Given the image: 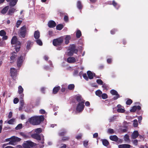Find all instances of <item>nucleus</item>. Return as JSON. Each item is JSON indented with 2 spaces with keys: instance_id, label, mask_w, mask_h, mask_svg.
I'll return each instance as SVG.
<instances>
[{
  "instance_id": "nucleus-1",
  "label": "nucleus",
  "mask_w": 148,
  "mask_h": 148,
  "mask_svg": "<svg viewBox=\"0 0 148 148\" xmlns=\"http://www.w3.org/2000/svg\"><path fill=\"white\" fill-rule=\"evenodd\" d=\"M44 116H35L31 118L29 120L30 123L34 125H37L40 123L44 120Z\"/></svg>"
},
{
  "instance_id": "nucleus-2",
  "label": "nucleus",
  "mask_w": 148,
  "mask_h": 148,
  "mask_svg": "<svg viewBox=\"0 0 148 148\" xmlns=\"http://www.w3.org/2000/svg\"><path fill=\"white\" fill-rule=\"evenodd\" d=\"M32 137L35 139H36L38 141H41L40 143L42 144H43L44 143V137L41 134L40 135L37 133H34L32 134Z\"/></svg>"
},
{
  "instance_id": "nucleus-3",
  "label": "nucleus",
  "mask_w": 148,
  "mask_h": 148,
  "mask_svg": "<svg viewBox=\"0 0 148 148\" xmlns=\"http://www.w3.org/2000/svg\"><path fill=\"white\" fill-rule=\"evenodd\" d=\"M36 144L33 142L29 141H27L23 143V148H30V147H32L34 146H35Z\"/></svg>"
},
{
  "instance_id": "nucleus-4",
  "label": "nucleus",
  "mask_w": 148,
  "mask_h": 148,
  "mask_svg": "<svg viewBox=\"0 0 148 148\" xmlns=\"http://www.w3.org/2000/svg\"><path fill=\"white\" fill-rule=\"evenodd\" d=\"M27 32V28L26 26H24L20 29V31L19 34V36L23 38L25 37Z\"/></svg>"
},
{
  "instance_id": "nucleus-5",
  "label": "nucleus",
  "mask_w": 148,
  "mask_h": 148,
  "mask_svg": "<svg viewBox=\"0 0 148 148\" xmlns=\"http://www.w3.org/2000/svg\"><path fill=\"white\" fill-rule=\"evenodd\" d=\"M63 41V38L62 37H60L53 40V43L54 46H56L60 45L62 43Z\"/></svg>"
},
{
  "instance_id": "nucleus-6",
  "label": "nucleus",
  "mask_w": 148,
  "mask_h": 148,
  "mask_svg": "<svg viewBox=\"0 0 148 148\" xmlns=\"http://www.w3.org/2000/svg\"><path fill=\"white\" fill-rule=\"evenodd\" d=\"M85 101L84 100L79 102L77 105L76 108V110L79 112H82L84 109V103Z\"/></svg>"
},
{
  "instance_id": "nucleus-7",
  "label": "nucleus",
  "mask_w": 148,
  "mask_h": 148,
  "mask_svg": "<svg viewBox=\"0 0 148 148\" xmlns=\"http://www.w3.org/2000/svg\"><path fill=\"white\" fill-rule=\"evenodd\" d=\"M110 92L112 95H115L113 98L114 100H116L119 98V95L116 90H110Z\"/></svg>"
},
{
  "instance_id": "nucleus-8",
  "label": "nucleus",
  "mask_w": 148,
  "mask_h": 148,
  "mask_svg": "<svg viewBox=\"0 0 148 148\" xmlns=\"http://www.w3.org/2000/svg\"><path fill=\"white\" fill-rule=\"evenodd\" d=\"M12 141L9 143V144L12 145L13 142H19L21 140V139L14 136L11 137Z\"/></svg>"
},
{
  "instance_id": "nucleus-9",
  "label": "nucleus",
  "mask_w": 148,
  "mask_h": 148,
  "mask_svg": "<svg viewBox=\"0 0 148 148\" xmlns=\"http://www.w3.org/2000/svg\"><path fill=\"white\" fill-rule=\"evenodd\" d=\"M16 57L17 55L15 52H14L11 53L10 57V63H13L15 61V58Z\"/></svg>"
},
{
  "instance_id": "nucleus-10",
  "label": "nucleus",
  "mask_w": 148,
  "mask_h": 148,
  "mask_svg": "<svg viewBox=\"0 0 148 148\" xmlns=\"http://www.w3.org/2000/svg\"><path fill=\"white\" fill-rule=\"evenodd\" d=\"M11 43L13 45L18 44L20 45L21 44L20 42L17 41V38L16 36H14L13 37L11 40Z\"/></svg>"
},
{
  "instance_id": "nucleus-11",
  "label": "nucleus",
  "mask_w": 148,
  "mask_h": 148,
  "mask_svg": "<svg viewBox=\"0 0 148 148\" xmlns=\"http://www.w3.org/2000/svg\"><path fill=\"white\" fill-rule=\"evenodd\" d=\"M23 57L20 56L17 60V65L18 67H20L23 61Z\"/></svg>"
},
{
  "instance_id": "nucleus-12",
  "label": "nucleus",
  "mask_w": 148,
  "mask_h": 148,
  "mask_svg": "<svg viewBox=\"0 0 148 148\" xmlns=\"http://www.w3.org/2000/svg\"><path fill=\"white\" fill-rule=\"evenodd\" d=\"M139 136V134L137 131H134L132 135V138L134 139L137 138Z\"/></svg>"
},
{
  "instance_id": "nucleus-13",
  "label": "nucleus",
  "mask_w": 148,
  "mask_h": 148,
  "mask_svg": "<svg viewBox=\"0 0 148 148\" xmlns=\"http://www.w3.org/2000/svg\"><path fill=\"white\" fill-rule=\"evenodd\" d=\"M55 22L53 21H51L48 23V26L50 28L54 27L56 26Z\"/></svg>"
},
{
  "instance_id": "nucleus-14",
  "label": "nucleus",
  "mask_w": 148,
  "mask_h": 148,
  "mask_svg": "<svg viewBox=\"0 0 148 148\" xmlns=\"http://www.w3.org/2000/svg\"><path fill=\"white\" fill-rule=\"evenodd\" d=\"M16 70L14 68H12L10 69V73L12 77H14L16 75Z\"/></svg>"
},
{
  "instance_id": "nucleus-15",
  "label": "nucleus",
  "mask_w": 148,
  "mask_h": 148,
  "mask_svg": "<svg viewBox=\"0 0 148 148\" xmlns=\"http://www.w3.org/2000/svg\"><path fill=\"white\" fill-rule=\"evenodd\" d=\"M131 146L128 144H122L119 145L118 146L119 148H130Z\"/></svg>"
},
{
  "instance_id": "nucleus-16",
  "label": "nucleus",
  "mask_w": 148,
  "mask_h": 148,
  "mask_svg": "<svg viewBox=\"0 0 148 148\" xmlns=\"http://www.w3.org/2000/svg\"><path fill=\"white\" fill-rule=\"evenodd\" d=\"M75 47L74 45H72L70 47V50L72 51V52L76 53L77 52V50L75 49Z\"/></svg>"
},
{
  "instance_id": "nucleus-17",
  "label": "nucleus",
  "mask_w": 148,
  "mask_h": 148,
  "mask_svg": "<svg viewBox=\"0 0 148 148\" xmlns=\"http://www.w3.org/2000/svg\"><path fill=\"white\" fill-rule=\"evenodd\" d=\"M67 60L69 63H73L75 62V59L73 57H70L68 58Z\"/></svg>"
},
{
  "instance_id": "nucleus-18",
  "label": "nucleus",
  "mask_w": 148,
  "mask_h": 148,
  "mask_svg": "<svg viewBox=\"0 0 148 148\" xmlns=\"http://www.w3.org/2000/svg\"><path fill=\"white\" fill-rule=\"evenodd\" d=\"M34 36L35 39H38L40 36L39 32L38 30L35 31L34 32Z\"/></svg>"
},
{
  "instance_id": "nucleus-19",
  "label": "nucleus",
  "mask_w": 148,
  "mask_h": 148,
  "mask_svg": "<svg viewBox=\"0 0 148 148\" xmlns=\"http://www.w3.org/2000/svg\"><path fill=\"white\" fill-rule=\"evenodd\" d=\"M110 139L112 140L117 141L118 140V138L116 135H113L110 136Z\"/></svg>"
},
{
  "instance_id": "nucleus-20",
  "label": "nucleus",
  "mask_w": 148,
  "mask_h": 148,
  "mask_svg": "<svg viewBox=\"0 0 148 148\" xmlns=\"http://www.w3.org/2000/svg\"><path fill=\"white\" fill-rule=\"evenodd\" d=\"M18 0H11L10 3V5L11 6H14L16 4Z\"/></svg>"
},
{
  "instance_id": "nucleus-21",
  "label": "nucleus",
  "mask_w": 148,
  "mask_h": 148,
  "mask_svg": "<svg viewBox=\"0 0 148 148\" xmlns=\"http://www.w3.org/2000/svg\"><path fill=\"white\" fill-rule=\"evenodd\" d=\"M20 106L19 108V110H21L23 108L24 104V102L23 100H22L20 101Z\"/></svg>"
},
{
  "instance_id": "nucleus-22",
  "label": "nucleus",
  "mask_w": 148,
  "mask_h": 148,
  "mask_svg": "<svg viewBox=\"0 0 148 148\" xmlns=\"http://www.w3.org/2000/svg\"><path fill=\"white\" fill-rule=\"evenodd\" d=\"M16 11V9L14 8H10L8 11V14L9 15H11L14 13Z\"/></svg>"
},
{
  "instance_id": "nucleus-23",
  "label": "nucleus",
  "mask_w": 148,
  "mask_h": 148,
  "mask_svg": "<svg viewBox=\"0 0 148 148\" xmlns=\"http://www.w3.org/2000/svg\"><path fill=\"white\" fill-rule=\"evenodd\" d=\"M9 7L8 6H7L4 7L1 10V13L3 14H5L8 11Z\"/></svg>"
},
{
  "instance_id": "nucleus-24",
  "label": "nucleus",
  "mask_w": 148,
  "mask_h": 148,
  "mask_svg": "<svg viewBox=\"0 0 148 148\" xmlns=\"http://www.w3.org/2000/svg\"><path fill=\"white\" fill-rule=\"evenodd\" d=\"M60 89V86H58L54 87L53 90V93L54 94H56L57 93L58 90Z\"/></svg>"
},
{
  "instance_id": "nucleus-25",
  "label": "nucleus",
  "mask_w": 148,
  "mask_h": 148,
  "mask_svg": "<svg viewBox=\"0 0 148 148\" xmlns=\"http://www.w3.org/2000/svg\"><path fill=\"white\" fill-rule=\"evenodd\" d=\"M71 39V37L69 35L66 36L65 38V42L66 44H67L69 42V40Z\"/></svg>"
},
{
  "instance_id": "nucleus-26",
  "label": "nucleus",
  "mask_w": 148,
  "mask_h": 148,
  "mask_svg": "<svg viewBox=\"0 0 148 148\" xmlns=\"http://www.w3.org/2000/svg\"><path fill=\"white\" fill-rule=\"evenodd\" d=\"M76 99L77 101L78 102H80V101H83L84 100H83V99L81 96L78 95L76 96Z\"/></svg>"
},
{
  "instance_id": "nucleus-27",
  "label": "nucleus",
  "mask_w": 148,
  "mask_h": 148,
  "mask_svg": "<svg viewBox=\"0 0 148 148\" xmlns=\"http://www.w3.org/2000/svg\"><path fill=\"white\" fill-rule=\"evenodd\" d=\"M88 76L90 79H92L93 78V75L91 72L90 71H88L87 72Z\"/></svg>"
},
{
  "instance_id": "nucleus-28",
  "label": "nucleus",
  "mask_w": 148,
  "mask_h": 148,
  "mask_svg": "<svg viewBox=\"0 0 148 148\" xmlns=\"http://www.w3.org/2000/svg\"><path fill=\"white\" fill-rule=\"evenodd\" d=\"M102 142L103 145L105 146H107L109 144V142L108 140H103Z\"/></svg>"
},
{
  "instance_id": "nucleus-29",
  "label": "nucleus",
  "mask_w": 148,
  "mask_h": 148,
  "mask_svg": "<svg viewBox=\"0 0 148 148\" xmlns=\"http://www.w3.org/2000/svg\"><path fill=\"white\" fill-rule=\"evenodd\" d=\"M23 91V89L21 86H20L18 87V93L19 94H22Z\"/></svg>"
},
{
  "instance_id": "nucleus-30",
  "label": "nucleus",
  "mask_w": 148,
  "mask_h": 148,
  "mask_svg": "<svg viewBox=\"0 0 148 148\" xmlns=\"http://www.w3.org/2000/svg\"><path fill=\"white\" fill-rule=\"evenodd\" d=\"M34 132L37 134H39L42 132V130L41 128H39L34 129Z\"/></svg>"
},
{
  "instance_id": "nucleus-31",
  "label": "nucleus",
  "mask_w": 148,
  "mask_h": 148,
  "mask_svg": "<svg viewBox=\"0 0 148 148\" xmlns=\"http://www.w3.org/2000/svg\"><path fill=\"white\" fill-rule=\"evenodd\" d=\"M95 94L97 95L100 97L101 96L102 92L100 90H98L96 91Z\"/></svg>"
},
{
  "instance_id": "nucleus-32",
  "label": "nucleus",
  "mask_w": 148,
  "mask_h": 148,
  "mask_svg": "<svg viewBox=\"0 0 148 148\" xmlns=\"http://www.w3.org/2000/svg\"><path fill=\"white\" fill-rule=\"evenodd\" d=\"M32 45V42L30 41H28L26 46V48L27 49L29 50L30 49Z\"/></svg>"
},
{
  "instance_id": "nucleus-33",
  "label": "nucleus",
  "mask_w": 148,
  "mask_h": 148,
  "mask_svg": "<svg viewBox=\"0 0 148 148\" xmlns=\"http://www.w3.org/2000/svg\"><path fill=\"white\" fill-rule=\"evenodd\" d=\"M81 35V32L79 30H77L76 33V36L77 38H79Z\"/></svg>"
},
{
  "instance_id": "nucleus-34",
  "label": "nucleus",
  "mask_w": 148,
  "mask_h": 148,
  "mask_svg": "<svg viewBox=\"0 0 148 148\" xmlns=\"http://www.w3.org/2000/svg\"><path fill=\"white\" fill-rule=\"evenodd\" d=\"M77 8L79 9H82V6L81 4L80 1H78L77 3Z\"/></svg>"
},
{
  "instance_id": "nucleus-35",
  "label": "nucleus",
  "mask_w": 148,
  "mask_h": 148,
  "mask_svg": "<svg viewBox=\"0 0 148 148\" xmlns=\"http://www.w3.org/2000/svg\"><path fill=\"white\" fill-rule=\"evenodd\" d=\"M63 27V26L62 25L59 24L56 26V29H57L60 30H61Z\"/></svg>"
},
{
  "instance_id": "nucleus-36",
  "label": "nucleus",
  "mask_w": 148,
  "mask_h": 148,
  "mask_svg": "<svg viewBox=\"0 0 148 148\" xmlns=\"http://www.w3.org/2000/svg\"><path fill=\"white\" fill-rule=\"evenodd\" d=\"M15 121V119H12L7 121V123L9 124H12Z\"/></svg>"
},
{
  "instance_id": "nucleus-37",
  "label": "nucleus",
  "mask_w": 148,
  "mask_h": 148,
  "mask_svg": "<svg viewBox=\"0 0 148 148\" xmlns=\"http://www.w3.org/2000/svg\"><path fill=\"white\" fill-rule=\"evenodd\" d=\"M6 34V33L4 30H1L0 31V36H4Z\"/></svg>"
},
{
  "instance_id": "nucleus-38",
  "label": "nucleus",
  "mask_w": 148,
  "mask_h": 148,
  "mask_svg": "<svg viewBox=\"0 0 148 148\" xmlns=\"http://www.w3.org/2000/svg\"><path fill=\"white\" fill-rule=\"evenodd\" d=\"M74 85L73 84H71L69 85L68 86V88L69 89L71 90L74 89Z\"/></svg>"
},
{
  "instance_id": "nucleus-39",
  "label": "nucleus",
  "mask_w": 148,
  "mask_h": 148,
  "mask_svg": "<svg viewBox=\"0 0 148 148\" xmlns=\"http://www.w3.org/2000/svg\"><path fill=\"white\" fill-rule=\"evenodd\" d=\"M117 111L119 113H124L125 111V110L123 108H118L117 110Z\"/></svg>"
},
{
  "instance_id": "nucleus-40",
  "label": "nucleus",
  "mask_w": 148,
  "mask_h": 148,
  "mask_svg": "<svg viewBox=\"0 0 148 148\" xmlns=\"http://www.w3.org/2000/svg\"><path fill=\"white\" fill-rule=\"evenodd\" d=\"M133 126L134 127H136L138 126V121L136 119H135L134 121V123H133Z\"/></svg>"
},
{
  "instance_id": "nucleus-41",
  "label": "nucleus",
  "mask_w": 148,
  "mask_h": 148,
  "mask_svg": "<svg viewBox=\"0 0 148 148\" xmlns=\"http://www.w3.org/2000/svg\"><path fill=\"white\" fill-rule=\"evenodd\" d=\"M136 106H133L132 108L130 110V111L131 112H134L136 111Z\"/></svg>"
},
{
  "instance_id": "nucleus-42",
  "label": "nucleus",
  "mask_w": 148,
  "mask_h": 148,
  "mask_svg": "<svg viewBox=\"0 0 148 148\" xmlns=\"http://www.w3.org/2000/svg\"><path fill=\"white\" fill-rule=\"evenodd\" d=\"M101 96L102 98L103 99H105L108 98V95L106 93H103L101 95Z\"/></svg>"
},
{
  "instance_id": "nucleus-43",
  "label": "nucleus",
  "mask_w": 148,
  "mask_h": 148,
  "mask_svg": "<svg viewBox=\"0 0 148 148\" xmlns=\"http://www.w3.org/2000/svg\"><path fill=\"white\" fill-rule=\"evenodd\" d=\"M22 127V124H19L15 127V129L16 130H18L21 128Z\"/></svg>"
},
{
  "instance_id": "nucleus-44",
  "label": "nucleus",
  "mask_w": 148,
  "mask_h": 148,
  "mask_svg": "<svg viewBox=\"0 0 148 148\" xmlns=\"http://www.w3.org/2000/svg\"><path fill=\"white\" fill-rule=\"evenodd\" d=\"M36 42L37 44L40 45H42V43L40 39H38L36 40Z\"/></svg>"
},
{
  "instance_id": "nucleus-45",
  "label": "nucleus",
  "mask_w": 148,
  "mask_h": 148,
  "mask_svg": "<svg viewBox=\"0 0 148 148\" xmlns=\"http://www.w3.org/2000/svg\"><path fill=\"white\" fill-rule=\"evenodd\" d=\"M108 133L112 134L114 133V131L113 129L110 128L108 129Z\"/></svg>"
},
{
  "instance_id": "nucleus-46",
  "label": "nucleus",
  "mask_w": 148,
  "mask_h": 148,
  "mask_svg": "<svg viewBox=\"0 0 148 148\" xmlns=\"http://www.w3.org/2000/svg\"><path fill=\"white\" fill-rule=\"evenodd\" d=\"M96 82L98 84L100 85H101L103 84V82L101 79H97Z\"/></svg>"
},
{
  "instance_id": "nucleus-47",
  "label": "nucleus",
  "mask_w": 148,
  "mask_h": 148,
  "mask_svg": "<svg viewBox=\"0 0 148 148\" xmlns=\"http://www.w3.org/2000/svg\"><path fill=\"white\" fill-rule=\"evenodd\" d=\"M132 100L131 99H129L126 102V104L127 105H130L132 103Z\"/></svg>"
},
{
  "instance_id": "nucleus-48",
  "label": "nucleus",
  "mask_w": 148,
  "mask_h": 148,
  "mask_svg": "<svg viewBox=\"0 0 148 148\" xmlns=\"http://www.w3.org/2000/svg\"><path fill=\"white\" fill-rule=\"evenodd\" d=\"M22 23V21H20V20H18L17 21V23H16V27L18 28V27Z\"/></svg>"
},
{
  "instance_id": "nucleus-49",
  "label": "nucleus",
  "mask_w": 148,
  "mask_h": 148,
  "mask_svg": "<svg viewBox=\"0 0 148 148\" xmlns=\"http://www.w3.org/2000/svg\"><path fill=\"white\" fill-rule=\"evenodd\" d=\"M129 136L127 135L126 134L124 136V140L125 141H128L129 140Z\"/></svg>"
},
{
  "instance_id": "nucleus-50",
  "label": "nucleus",
  "mask_w": 148,
  "mask_h": 148,
  "mask_svg": "<svg viewBox=\"0 0 148 148\" xmlns=\"http://www.w3.org/2000/svg\"><path fill=\"white\" fill-rule=\"evenodd\" d=\"M114 116L110 117L109 119V122H111L114 121V120L115 119Z\"/></svg>"
},
{
  "instance_id": "nucleus-51",
  "label": "nucleus",
  "mask_w": 148,
  "mask_h": 148,
  "mask_svg": "<svg viewBox=\"0 0 148 148\" xmlns=\"http://www.w3.org/2000/svg\"><path fill=\"white\" fill-rule=\"evenodd\" d=\"M20 134L21 136L25 138H27V137L26 135L23 133L21 132L20 133Z\"/></svg>"
},
{
  "instance_id": "nucleus-52",
  "label": "nucleus",
  "mask_w": 148,
  "mask_h": 148,
  "mask_svg": "<svg viewBox=\"0 0 148 148\" xmlns=\"http://www.w3.org/2000/svg\"><path fill=\"white\" fill-rule=\"evenodd\" d=\"M69 138V137H64L63 138L62 140L63 141H66L68 140Z\"/></svg>"
},
{
  "instance_id": "nucleus-53",
  "label": "nucleus",
  "mask_w": 148,
  "mask_h": 148,
  "mask_svg": "<svg viewBox=\"0 0 148 148\" xmlns=\"http://www.w3.org/2000/svg\"><path fill=\"white\" fill-rule=\"evenodd\" d=\"M18 101L19 100L18 98H15L14 99L13 102L14 104H16L18 102Z\"/></svg>"
},
{
  "instance_id": "nucleus-54",
  "label": "nucleus",
  "mask_w": 148,
  "mask_h": 148,
  "mask_svg": "<svg viewBox=\"0 0 148 148\" xmlns=\"http://www.w3.org/2000/svg\"><path fill=\"white\" fill-rule=\"evenodd\" d=\"M66 133V132H61L59 133V135L60 136H62L65 134Z\"/></svg>"
},
{
  "instance_id": "nucleus-55",
  "label": "nucleus",
  "mask_w": 148,
  "mask_h": 148,
  "mask_svg": "<svg viewBox=\"0 0 148 148\" xmlns=\"http://www.w3.org/2000/svg\"><path fill=\"white\" fill-rule=\"evenodd\" d=\"M83 77L86 80H88V78L87 77L86 74L85 73L83 74Z\"/></svg>"
},
{
  "instance_id": "nucleus-56",
  "label": "nucleus",
  "mask_w": 148,
  "mask_h": 148,
  "mask_svg": "<svg viewBox=\"0 0 148 148\" xmlns=\"http://www.w3.org/2000/svg\"><path fill=\"white\" fill-rule=\"evenodd\" d=\"M74 53L73 52H72V51L70 50V51L68 52V54L69 56H71L73 55Z\"/></svg>"
},
{
  "instance_id": "nucleus-57",
  "label": "nucleus",
  "mask_w": 148,
  "mask_h": 148,
  "mask_svg": "<svg viewBox=\"0 0 148 148\" xmlns=\"http://www.w3.org/2000/svg\"><path fill=\"white\" fill-rule=\"evenodd\" d=\"M138 122L139 123H140L141 122V121L142 120V116H139L138 118Z\"/></svg>"
},
{
  "instance_id": "nucleus-58",
  "label": "nucleus",
  "mask_w": 148,
  "mask_h": 148,
  "mask_svg": "<svg viewBox=\"0 0 148 148\" xmlns=\"http://www.w3.org/2000/svg\"><path fill=\"white\" fill-rule=\"evenodd\" d=\"M138 141L136 140H134L133 141V143L134 145H137Z\"/></svg>"
},
{
  "instance_id": "nucleus-59",
  "label": "nucleus",
  "mask_w": 148,
  "mask_h": 148,
  "mask_svg": "<svg viewBox=\"0 0 148 148\" xmlns=\"http://www.w3.org/2000/svg\"><path fill=\"white\" fill-rule=\"evenodd\" d=\"M12 112H10L9 114L8 117L9 119H10L12 118Z\"/></svg>"
},
{
  "instance_id": "nucleus-60",
  "label": "nucleus",
  "mask_w": 148,
  "mask_h": 148,
  "mask_svg": "<svg viewBox=\"0 0 148 148\" xmlns=\"http://www.w3.org/2000/svg\"><path fill=\"white\" fill-rule=\"evenodd\" d=\"M82 135L81 134H79L76 136V138L77 139H80L81 138Z\"/></svg>"
},
{
  "instance_id": "nucleus-61",
  "label": "nucleus",
  "mask_w": 148,
  "mask_h": 148,
  "mask_svg": "<svg viewBox=\"0 0 148 148\" xmlns=\"http://www.w3.org/2000/svg\"><path fill=\"white\" fill-rule=\"evenodd\" d=\"M88 141H85L84 142V145L85 147H86L88 145Z\"/></svg>"
},
{
  "instance_id": "nucleus-62",
  "label": "nucleus",
  "mask_w": 148,
  "mask_h": 148,
  "mask_svg": "<svg viewBox=\"0 0 148 148\" xmlns=\"http://www.w3.org/2000/svg\"><path fill=\"white\" fill-rule=\"evenodd\" d=\"M85 105L86 106H88L90 105V103L89 102L87 101L85 102Z\"/></svg>"
},
{
  "instance_id": "nucleus-63",
  "label": "nucleus",
  "mask_w": 148,
  "mask_h": 148,
  "mask_svg": "<svg viewBox=\"0 0 148 148\" xmlns=\"http://www.w3.org/2000/svg\"><path fill=\"white\" fill-rule=\"evenodd\" d=\"M98 136V134L97 133H95L93 135V137L94 138H96Z\"/></svg>"
},
{
  "instance_id": "nucleus-64",
  "label": "nucleus",
  "mask_w": 148,
  "mask_h": 148,
  "mask_svg": "<svg viewBox=\"0 0 148 148\" xmlns=\"http://www.w3.org/2000/svg\"><path fill=\"white\" fill-rule=\"evenodd\" d=\"M20 95V98L21 99H22V100H23V99L24 96V94H22V93Z\"/></svg>"
}]
</instances>
